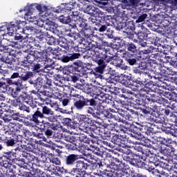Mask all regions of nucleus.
<instances>
[{
    "label": "nucleus",
    "instance_id": "nucleus-39",
    "mask_svg": "<svg viewBox=\"0 0 177 177\" xmlns=\"http://www.w3.org/2000/svg\"><path fill=\"white\" fill-rule=\"evenodd\" d=\"M62 60L64 63H68V62L71 60V57H68V56H63L62 58Z\"/></svg>",
    "mask_w": 177,
    "mask_h": 177
},
{
    "label": "nucleus",
    "instance_id": "nucleus-37",
    "mask_svg": "<svg viewBox=\"0 0 177 177\" xmlns=\"http://www.w3.org/2000/svg\"><path fill=\"white\" fill-rule=\"evenodd\" d=\"M169 133L172 135V136L177 138V128L170 129Z\"/></svg>",
    "mask_w": 177,
    "mask_h": 177
},
{
    "label": "nucleus",
    "instance_id": "nucleus-52",
    "mask_svg": "<svg viewBox=\"0 0 177 177\" xmlns=\"http://www.w3.org/2000/svg\"><path fill=\"white\" fill-rule=\"evenodd\" d=\"M12 119L14 120L15 121H19V116L17 115V114L12 115Z\"/></svg>",
    "mask_w": 177,
    "mask_h": 177
},
{
    "label": "nucleus",
    "instance_id": "nucleus-24",
    "mask_svg": "<svg viewBox=\"0 0 177 177\" xmlns=\"http://www.w3.org/2000/svg\"><path fill=\"white\" fill-rule=\"evenodd\" d=\"M31 77H32V73L27 72L25 75H22L21 78L23 81H27L28 80H30Z\"/></svg>",
    "mask_w": 177,
    "mask_h": 177
},
{
    "label": "nucleus",
    "instance_id": "nucleus-17",
    "mask_svg": "<svg viewBox=\"0 0 177 177\" xmlns=\"http://www.w3.org/2000/svg\"><path fill=\"white\" fill-rule=\"evenodd\" d=\"M35 55H38L37 56V59H48V52L46 50H43V52H35Z\"/></svg>",
    "mask_w": 177,
    "mask_h": 177
},
{
    "label": "nucleus",
    "instance_id": "nucleus-19",
    "mask_svg": "<svg viewBox=\"0 0 177 177\" xmlns=\"http://www.w3.org/2000/svg\"><path fill=\"white\" fill-rule=\"evenodd\" d=\"M41 114H46V115H53V111L50 110L48 106H45L42 109Z\"/></svg>",
    "mask_w": 177,
    "mask_h": 177
},
{
    "label": "nucleus",
    "instance_id": "nucleus-13",
    "mask_svg": "<svg viewBox=\"0 0 177 177\" xmlns=\"http://www.w3.org/2000/svg\"><path fill=\"white\" fill-rule=\"evenodd\" d=\"M66 139L69 141V144H68L69 149L71 150H75L77 149V145L73 142L75 140V138L74 136H68Z\"/></svg>",
    "mask_w": 177,
    "mask_h": 177
},
{
    "label": "nucleus",
    "instance_id": "nucleus-22",
    "mask_svg": "<svg viewBox=\"0 0 177 177\" xmlns=\"http://www.w3.org/2000/svg\"><path fill=\"white\" fill-rule=\"evenodd\" d=\"M110 174L111 177H122V173L120 170H111Z\"/></svg>",
    "mask_w": 177,
    "mask_h": 177
},
{
    "label": "nucleus",
    "instance_id": "nucleus-44",
    "mask_svg": "<svg viewBox=\"0 0 177 177\" xmlns=\"http://www.w3.org/2000/svg\"><path fill=\"white\" fill-rule=\"evenodd\" d=\"M106 30H107V26H102L100 29H99V31L100 32H104V31H106Z\"/></svg>",
    "mask_w": 177,
    "mask_h": 177
},
{
    "label": "nucleus",
    "instance_id": "nucleus-49",
    "mask_svg": "<svg viewBox=\"0 0 177 177\" xmlns=\"http://www.w3.org/2000/svg\"><path fill=\"white\" fill-rule=\"evenodd\" d=\"M19 73H14L12 75H11V80H15V78H19Z\"/></svg>",
    "mask_w": 177,
    "mask_h": 177
},
{
    "label": "nucleus",
    "instance_id": "nucleus-2",
    "mask_svg": "<svg viewBox=\"0 0 177 177\" xmlns=\"http://www.w3.org/2000/svg\"><path fill=\"white\" fill-rule=\"evenodd\" d=\"M11 95L15 99H19V102H24V103H26V104H28L30 107L34 108V106H32V101H28L27 95L21 92V88L20 87L16 86L15 88H13Z\"/></svg>",
    "mask_w": 177,
    "mask_h": 177
},
{
    "label": "nucleus",
    "instance_id": "nucleus-56",
    "mask_svg": "<svg viewBox=\"0 0 177 177\" xmlns=\"http://www.w3.org/2000/svg\"><path fill=\"white\" fill-rule=\"evenodd\" d=\"M53 39H50V41H48V44H50V45H52V44H55V40H52Z\"/></svg>",
    "mask_w": 177,
    "mask_h": 177
},
{
    "label": "nucleus",
    "instance_id": "nucleus-64",
    "mask_svg": "<svg viewBox=\"0 0 177 177\" xmlns=\"http://www.w3.org/2000/svg\"><path fill=\"white\" fill-rule=\"evenodd\" d=\"M140 177H147L146 176H140Z\"/></svg>",
    "mask_w": 177,
    "mask_h": 177
},
{
    "label": "nucleus",
    "instance_id": "nucleus-11",
    "mask_svg": "<svg viewBox=\"0 0 177 177\" xmlns=\"http://www.w3.org/2000/svg\"><path fill=\"white\" fill-rule=\"evenodd\" d=\"M91 122H82L79 123V128L83 132H89V129H91Z\"/></svg>",
    "mask_w": 177,
    "mask_h": 177
},
{
    "label": "nucleus",
    "instance_id": "nucleus-38",
    "mask_svg": "<svg viewBox=\"0 0 177 177\" xmlns=\"http://www.w3.org/2000/svg\"><path fill=\"white\" fill-rule=\"evenodd\" d=\"M88 105L92 106V107H95L96 106V101H95L93 99H91L88 101Z\"/></svg>",
    "mask_w": 177,
    "mask_h": 177
},
{
    "label": "nucleus",
    "instance_id": "nucleus-35",
    "mask_svg": "<svg viewBox=\"0 0 177 177\" xmlns=\"http://www.w3.org/2000/svg\"><path fill=\"white\" fill-rule=\"evenodd\" d=\"M40 68H41V64H36L33 66V71H35V73H39Z\"/></svg>",
    "mask_w": 177,
    "mask_h": 177
},
{
    "label": "nucleus",
    "instance_id": "nucleus-51",
    "mask_svg": "<svg viewBox=\"0 0 177 177\" xmlns=\"http://www.w3.org/2000/svg\"><path fill=\"white\" fill-rule=\"evenodd\" d=\"M28 177H38V174H37L34 173L33 171H32V172H30L28 174Z\"/></svg>",
    "mask_w": 177,
    "mask_h": 177
},
{
    "label": "nucleus",
    "instance_id": "nucleus-62",
    "mask_svg": "<svg viewBox=\"0 0 177 177\" xmlns=\"http://www.w3.org/2000/svg\"><path fill=\"white\" fill-rule=\"evenodd\" d=\"M143 113H145V114H149V112H147V111H146V110H145V111H143Z\"/></svg>",
    "mask_w": 177,
    "mask_h": 177
},
{
    "label": "nucleus",
    "instance_id": "nucleus-42",
    "mask_svg": "<svg viewBox=\"0 0 177 177\" xmlns=\"http://www.w3.org/2000/svg\"><path fill=\"white\" fill-rule=\"evenodd\" d=\"M78 2H80L83 6H85V5H88V2H91L92 0H77Z\"/></svg>",
    "mask_w": 177,
    "mask_h": 177
},
{
    "label": "nucleus",
    "instance_id": "nucleus-4",
    "mask_svg": "<svg viewBox=\"0 0 177 177\" xmlns=\"http://www.w3.org/2000/svg\"><path fill=\"white\" fill-rule=\"evenodd\" d=\"M74 9V3H62L59 6L56 8H51L52 12L54 13H61V12H71Z\"/></svg>",
    "mask_w": 177,
    "mask_h": 177
},
{
    "label": "nucleus",
    "instance_id": "nucleus-31",
    "mask_svg": "<svg viewBox=\"0 0 177 177\" xmlns=\"http://www.w3.org/2000/svg\"><path fill=\"white\" fill-rule=\"evenodd\" d=\"M50 162L55 164V165H60L61 164L60 159H59L58 158H53L50 160Z\"/></svg>",
    "mask_w": 177,
    "mask_h": 177
},
{
    "label": "nucleus",
    "instance_id": "nucleus-3",
    "mask_svg": "<svg viewBox=\"0 0 177 177\" xmlns=\"http://www.w3.org/2000/svg\"><path fill=\"white\" fill-rule=\"evenodd\" d=\"M102 53H103V50L102 49H100L99 51L97 49L94 50L91 52L92 59L93 62L97 63L99 66L104 67V61L103 60V55H102Z\"/></svg>",
    "mask_w": 177,
    "mask_h": 177
},
{
    "label": "nucleus",
    "instance_id": "nucleus-61",
    "mask_svg": "<svg viewBox=\"0 0 177 177\" xmlns=\"http://www.w3.org/2000/svg\"><path fill=\"white\" fill-rule=\"evenodd\" d=\"M65 121H66L67 122H70V119L69 118H66V119H65Z\"/></svg>",
    "mask_w": 177,
    "mask_h": 177
},
{
    "label": "nucleus",
    "instance_id": "nucleus-18",
    "mask_svg": "<svg viewBox=\"0 0 177 177\" xmlns=\"http://www.w3.org/2000/svg\"><path fill=\"white\" fill-rule=\"evenodd\" d=\"M59 21L63 24H68V23H71V19L69 16L64 17L62 15L59 17Z\"/></svg>",
    "mask_w": 177,
    "mask_h": 177
},
{
    "label": "nucleus",
    "instance_id": "nucleus-43",
    "mask_svg": "<svg viewBox=\"0 0 177 177\" xmlns=\"http://www.w3.org/2000/svg\"><path fill=\"white\" fill-rule=\"evenodd\" d=\"M23 39V36H21L20 34H17L15 37V39L16 41H21Z\"/></svg>",
    "mask_w": 177,
    "mask_h": 177
},
{
    "label": "nucleus",
    "instance_id": "nucleus-23",
    "mask_svg": "<svg viewBox=\"0 0 177 177\" xmlns=\"http://www.w3.org/2000/svg\"><path fill=\"white\" fill-rule=\"evenodd\" d=\"M74 177H91V174L85 172V171H79L78 174H73Z\"/></svg>",
    "mask_w": 177,
    "mask_h": 177
},
{
    "label": "nucleus",
    "instance_id": "nucleus-32",
    "mask_svg": "<svg viewBox=\"0 0 177 177\" xmlns=\"http://www.w3.org/2000/svg\"><path fill=\"white\" fill-rule=\"evenodd\" d=\"M123 153L124 154H127V158H129V156H131V154H132V151H131V149H128V148H124L123 149Z\"/></svg>",
    "mask_w": 177,
    "mask_h": 177
},
{
    "label": "nucleus",
    "instance_id": "nucleus-63",
    "mask_svg": "<svg viewBox=\"0 0 177 177\" xmlns=\"http://www.w3.org/2000/svg\"><path fill=\"white\" fill-rule=\"evenodd\" d=\"M2 149H3V147L0 144V150H2Z\"/></svg>",
    "mask_w": 177,
    "mask_h": 177
},
{
    "label": "nucleus",
    "instance_id": "nucleus-1",
    "mask_svg": "<svg viewBox=\"0 0 177 177\" xmlns=\"http://www.w3.org/2000/svg\"><path fill=\"white\" fill-rule=\"evenodd\" d=\"M33 15H24L25 20H27L30 23H33L35 26H37V27L42 28L44 27V24H47L50 28H55V23L47 20L44 21L42 19H38L36 16H32Z\"/></svg>",
    "mask_w": 177,
    "mask_h": 177
},
{
    "label": "nucleus",
    "instance_id": "nucleus-36",
    "mask_svg": "<svg viewBox=\"0 0 177 177\" xmlns=\"http://www.w3.org/2000/svg\"><path fill=\"white\" fill-rule=\"evenodd\" d=\"M80 56H81V55H80V53H73V54L71 55V56H70L71 60H75V59H78L80 57Z\"/></svg>",
    "mask_w": 177,
    "mask_h": 177
},
{
    "label": "nucleus",
    "instance_id": "nucleus-46",
    "mask_svg": "<svg viewBox=\"0 0 177 177\" xmlns=\"http://www.w3.org/2000/svg\"><path fill=\"white\" fill-rule=\"evenodd\" d=\"M140 42V45L141 46H142L143 48H145V46H147V43L146 41H145V40H139Z\"/></svg>",
    "mask_w": 177,
    "mask_h": 177
},
{
    "label": "nucleus",
    "instance_id": "nucleus-9",
    "mask_svg": "<svg viewBox=\"0 0 177 177\" xmlns=\"http://www.w3.org/2000/svg\"><path fill=\"white\" fill-rule=\"evenodd\" d=\"M102 53V60H104V64L106 66V62L109 63V62H111L113 60V57L109 55V51L106 50H103V53Z\"/></svg>",
    "mask_w": 177,
    "mask_h": 177
},
{
    "label": "nucleus",
    "instance_id": "nucleus-16",
    "mask_svg": "<svg viewBox=\"0 0 177 177\" xmlns=\"http://www.w3.org/2000/svg\"><path fill=\"white\" fill-rule=\"evenodd\" d=\"M21 32L23 34H31L32 32H35V28L32 26H26L22 29Z\"/></svg>",
    "mask_w": 177,
    "mask_h": 177
},
{
    "label": "nucleus",
    "instance_id": "nucleus-33",
    "mask_svg": "<svg viewBox=\"0 0 177 177\" xmlns=\"http://www.w3.org/2000/svg\"><path fill=\"white\" fill-rule=\"evenodd\" d=\"M12 154L13 152L12 151L4 152V157H6L7 160H10L12 158Z\"/></svg>",
    "mask_w": 177,
    "mask_h": 177
},
{
    "label": "nucleus",
    "instance_id": "nucleus-60",
    "mask_svg": "<svg viewBox=\"0 0 177 177\" xmlns=\"http://www.w3.org/2000/svg\"><path fill=\"white\" fill-rule=\"evenodd\" d=\"M73 82H77V77H73Z\"/></svg>",
    "mask_w": 177,
    "mask_h": 177
},
{
    "label": "nucleus",
    "instance_id": "nucleus-30",
    "mask_svg": "<svg viewBox=\"0 0 177 177\" xmlns=\"http://www.w3.org/2000/svg\"><path fill=\"white\" fill-rule=\"evenodd\" d=\"M93 74L95 75H98V74H103V68L100 67H97L94 69Z\"/></svg>",
    "mask_w": 177,
    "mask_h": 177
},
{
    "label": "nucleus",
    "instance_id": "nucleus-10",
    "mask_svg": "<svg viewBox=\"0 0 177 177\" xmlns=\"http://www.w3.org/2000/svg\"><path fill=\"white\" fill-rule=\"evenodd\" d=\"M78 160V155L71 154L66 158V165H73Z\"/></svg>",
    "mask_w": 177,
    "mask_h": 177
},
{
    "label": "nucleus",
    "instance_id": "nucleus-59",
    "mask_svg": "<svg viewBox=\"0 0 177 177\" xmlns=\"http://www.w3.org/2000/svg\"><path fill=\"white\" fill-rule=\"evenodd\" d=\"M168 128H169V131H171V129H174L172 128V125H171V124H169Z\"/></svg>",
    "mask_w": 177,
    "mask_h": 177
},
{
    "label": "nucleus",
    "instance_id": "nucleus-54",
    "mask_svg": "<svg viewBox=\"0 0 177 177\" xmlns=\"http://www.w3.org/2000/svg\"><path fill=\"white\" fill-rule=\"evenodd\" d=\"M62 104L63 106H67V104H68V100H64L62 101Z\"/></svg>",
    "mask_w": 177,
    "mask_h": 177
},
{
    "label": "nucleus",
    "instance_id": "nucleus-12",
    "mask_svg": "<svg viewBox=\"0 0 177 177\" xmlns=\"http://www.w3.org/2000/svg\"><path fill=\"white\" fill-rule=\"evenodd\" d=\"M87 113L90 115H92V117H93L94 118H99V115H100L97 111H96L95 106L88 107L87 109Z\"/></svg>",
    "mask_w": 177,
    "mask_h": 177
},
{
    "label": "nucleus",
    "instance_id": "nucleus-29",
    "mask_svg": "<svg viewBox=\"0 0 177 177\" xmlns=\"http://www.w3.org/2000/svg\"><path fill=\"white\" fill-rule=\"evenodd\" d=\"M147 18V14H143L138 17L136 21L137 23H142L145 21V19H146Z\"/></svg>",
    "mask_w": 177,
    "mask_h": 177
},
{
    "label": "nucleus",
    "instance_id": "nucleus-15",
    "mask_svg": "<svg viewBox=\"0 0 177 177\" xmlns=\"http://www.w3.org/2000/svg\"><path fill=\"white\" fill-rule=\"evenodd\" d=\"M82 20L84 19L78 15H73V21H75V26L81 27L82 26Z\"/></svg>",
    "mask_w": 177,
    "mask_h": 177
},
{
    "label": "nucleus",
    "instance_id": "nucleus-41",
    "mask_svg": "<svg viewBox=\"0 0 177 177\" xmlns=\"http://www.w3.org/2000/svg\"><path fill=\"white\" fill-rule=\"evenodd\" d=\"M129 2L131 6H138V3H139V0H129Z\"/></svg>",
    "mask_w": 177,
    "mask_h": 177
},
{
    "label": "nucleus",
    "instance_id": "nucleus-50",
    "mask_svg": "<svg viewBox=\"0 0 177 177\" xmlns=\"http://www.w3.org/2000/svg\"><path fill=\"white\" fill-rule=\"evenodd\" d=\"M48 121H50V122H55L56 119L55 118V115H51V116L48 118Z\"/></svg>",
    "mask_w": 177,
    "mask_h": 177
},
{
    "label": "nucleus",
    "instance_id": "nucleus-53",
    "mask_svg": "<svg viewBox=\"0 0 177 177\" xmlns=\"http://www.w3.org/2000/svg\"><path fill=\"white\" fill-rule=\"evenodd\" d=\"M129 161L131 165H136V160H135V158H131V160Z\"/></svg>",
    "mask_w": 177,
    "mask_h": 177
},
{
    "label": "nucleus",
    "instance_id": "nucleus-8",
    "mask_svg": "<svg viewBox=\"0 0 177 177\" xmlns=\"http://www.w3.org/2000/svg\"><path fill=\"white\" fill-rule=\"evenodd\" d=\"M34 8H36V10L39 12V16L44 17V15H42V13H44V16L46 17H47V16H49V14H46V12H48V7L46 6H44V4L39 3H34Z\"/></svg>",
    "mask_w": 177,
    "mask_h": 177
},
{
    "label": "nucleus",
    "instance_id": "nucleus-47",
    "mask_svg": "<svg viewBox=\"0 0 177 177\" xmlns=\"http://www.w3.org/2000/svg\"><path fill=\"white\" fill-rule=\"evenodd\" d=\"M53 133V131L52 130H50V129H47L46 131V135L47 136H52Z\"/></svg>",
    "mask_w": 177,
    "mask_h": 177
},
{
    "label": "nucleus",
    "instance_id": "nucleus-40",
    "mask_svg": "<svg viewBox=\"0 0 177 177\" xmlns=\"http://www.w3.org/2000/svg\"><path fill=\"white\" fill-rule=\"evenodd\" d=\"M7 146H13L15 145V140L14 139H9L6 141Z\"/></svg>",
    "mask_w": 177,
    "mask_h": 177
},
{
    "label": "nucleus",
    "instance_id": "nucleus-5",
    "mask_svg": "<svg viewBox=\"0 0 177 177\" xmlns=\"http://www.w3.org/2000/svg\"><path fill=\"white\" fill-rule=\"evenodd\" d=\"M88 168V164L85 163L84 161L79 160L76 164V169L71 172L72 175H78L81 171H85Z\"/></svg>",
    "mask_w": 177,
    "mask_h": 177
},
{
    "label": "nucleus",
    "instance_id": "nucleus-45",
    "mask_svg": "<svg viewBox=\"0 0 177 177\" xmlns=\"http://www.w3.org/2000/svg\"><path fill=\"white\" fill-rule=\"evenodd\" d=\"M148 171H153V174H160V171H158V169H155L154 167H151V168H149L148 169Z\"/></svg>",
    "mask_w": 177,
    "mask_h": 177
},
{
    "label": "nucleus",
    "instance_id": "nucleus-7",
    "mask_svg": "<svg viewBox=\"0 0 177 177\" xmlns=\"http://www.w3.org/2000/svg\"><path fill=\"white\" fill-rule=\"evenodd\" d=\"M44 113H41V111H37L32 115V121L39 125V124H46L45 121L39 120V118L41 119L44 118Z\"/></svg>",
    "mask_w": 177,
    "mask_h": 177
},
{
    "label": "nucleus",
    "instance_id": "nucleus-58",
    "mask_svg": "<svg viewBox=\"0 0 177 177\" xmlns=\"http://www.w3.org/2000/svg\"><path fill=\"white\" fill-rule=\"evenodd\" d=\"M112 114L111 113H108L107 115L105 116L106 118H110L111 117Z\"/></svg>",
    "mask_w": 177,
    "mask_h": 177
},
{
    "label": "nucleus",
    "instance_id": "nucleus-26",
    "mask_svg": "<svg viewBox=\"0 0 177 177\" xmlns=\"http://www.w3.org/2000/svg\"><path fill=\"white\" fill-rule=\"evenodd\" d=\"M84 13H87V15H93V8L91 6H87V7L85 8H84Z\"/></svg>",
    "mask_w": 177,
    "mask_h": 177
},
{
    "label": "nucleus",
    "instance_id": "nucleus-25",
    "mask_svg": "<svg viewBox=\"0 0 177 177\" xmlns=\"http://www.w3.org/2000/svg\"><path fill=\"white\" fill-rule=\"evenodd\" d=\"M75 106L78 110H81V109L85 106V103L84 101L79 100L75 103Z\"/></svg>",
    "mask_w": 177,
    "mask_h": 177
},
{
    "label": "nucleus",
    "instance_id": "nucleus-27",
    "mask_svg": "<svg viewBox=\"0 0 177 177\" xmlns=\"http://www.w3.org/2000/svg\"><path fill=\"white\" fill-rule=\"evenodd\" d=\"M153 49H154L153 46H150L149 48L141 50V53L143 55H149V53H153Z\"/></svg>",
    "mask_w": 177,
    "mask_h": 177
},
{
    "label": "nucleus",
    "instance_id": "nucleus-48",
    "mask_svg": "<svg viewBox=\"0 0 177 177\" xmlns=\"http://www.w3.org/2000/svg\"><path fill=\"white\" fill-rule=\"evenodd\" d=\"M128 62L129 63V64H131V66H133V64H135V63H136V59H129L128 60Z\"/></svg>",
    "mask_w": 177,
    "mask_h": 177
},
{
    "label": "nucleus",
    "instance_id": "nucleus-20",
    "mask_svg": "<svg viewBox=\"0 0 177 177\" xmlns=\"http://www.w3.org/2000/svg\"><path fill=\"white\" fill-rule=\"evenodd\" d=\"M78 118L79 124H80V122H92V120L88 119L85 115H80Z\"/></svg>",
    "mask_w": 177,
    "mask_h": 177
},
{
    "label": "nucleus",
    "instance_id": "nucleus-34",
    "mask_svg": "<svg viewBox=\"0 0 177 177\" xmlns=\"http://www.w3.org/2000/svg\"><path fill=\"white\" fill-rule=\"evenodd\" d=\"M76 91L74 88H71L70 96L71 97H77L78 94L76 93Z\"/></svg>",
    "mask_w": 177,
    "mask_h": 177
},
{
    "label": "nucleus",
    "instance_id": "nucleus-55",
    "mask_svg": "<svg viewBox=\"0 0 177 177\" xmlns=\"http://www.w3.org/2000/svg\"><path fill=\"white\" fill-rule=\"evenodd\" d=\"M24 111H26V113H30V111H31V110L30 109L29 107H27V106H24Z\"/></svg>",
    "mask_w": 177,
    "mask_h": 177
},
{
    "label": "nucleus",
    "instance_id": "nucleus-21",
    "mask_svg": "<svg viewBox=\"0 0 177 177\" xmlns=\"http://www.w3.org/2000/svg\"><path fill=\"white\" fill-rule=\"evenodd\" d=\"M127 50L129 52H132V53H136V52L138 50L136 49V46L133 43H131V44L127 45Z\"/></svg>",
    "mask_w": 177,
    "mask_h": 177
},
{
    "label": "nucleus",
    "instance_id": "nucleus-14",
    "mask_svg": "<svg viewBox=\"0 0 177 177\" xmlns=\"http://www.w3.org/2000/svg\"><path fill=\"white\" fill-rule=\"evenodd\" d=\"M18 24H15L13 22H10L7 24V27H10V30H7L9 35H12L13 32H15V30H16V27H17Z\"/></svg>",
    "mask_w": 177,
    "mask_h": 177
},
{
    "label": "nucleus",
    "instance_id": "nucleus-28",
    "mask_svg": "<svg viewBox=\"0 0 177 177\" xmlns=\"http://www.w3.org/2000/svg\"><path fill=\"white\" fill-rule=\"evenodd\" d=\"M6 30H10V27H8V23L5 22L3 24H0V32L2 31H5Z\"/></svg>",
    "mask_w": 177,
    "mask_h": 177
},
{
    "label": "nucleus",
    "instance_id": "nucleus-6",
    "mask_svg": "<svg viewBox=\"0 0 177 177\" xmlns=\"http://www.w3.org/2000/svg\"><path fill=\"white\" fill-rule=\"evenodd\" d=\"M35 4H28L24 10H19V12L21 13V12H24V16L26 15H35L37 13V8L34 7Z\"/></svg>",
    "mask_w": 177,
    "mask_h": 177
},
{
    "label": "nucleus",
    "instance_id": "nucleus-57",
    "mask_svg": "<svg viewBox=\"0 0 177 177\" xmlns=\"http://www.w3.org/2000/svg\"><path fill=\"white\" fill-rule=\"evenodd\" d=\"M38 81H39V85H41V82L42 81L41 80V78H37V82H36V84H38Z\"/></svg>",
    "mask_w": 177,
    "mask_h": 177
}]
</instances>
